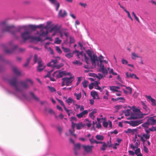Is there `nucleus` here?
<instances>
[{
	"instance_id": "obj_1",
	"label": "nucleus",
	"mask_w": 156,
	"mask_h": 156,
	"mask_svg": "<svg viewBox=\"0 0 156 156\" xmlns=\"http://www.w3.org/2000/svg\"><path fill=\"white\" fill-rule=\"evenodd\" d=\"M0 26L2 28V32H9L14 37L18 38L19 33L21 30V27L16 28L14 26H9L7 23L6 20H3L0 23Z\"/></svg>"
},
{
	"instance_id": "obj_2",
	"label": "nucleus",
	"mask_w": 156,
	"mask_h": 156,
	"mask_svg": "<svg viewBox=\"0 0 156 156\" xmlns=\"http://www.w3.org/2000/svg\"><path fill=\"white\" fill-rule=\"evenodd\" d=\"M9 82L10 84L14 87L15 90L17 92H21L22 90L19 87V83L20 84L22 87L24 89H27L29 88L28 82L31 84H33V82L30 79H27L25 81H21L18 82L17 78H13L9 80Z\"/></svg>"
},
{
	"instance_id": "obj_3",
	"label": "nucleus",
	"mask_w": 156,
	"mask_h": 156,
	"mask_svg": "<svg viewBox=\"0 0 156 156\" xmlns=\"http://www.w3.org/2000/svg\"><path fill=\"white\" fill-rule=\"evenodd\" d=\"M21 37L23 41H26L30 39L32 41H40L41 40L40 37H34L31 36V32L29 31H27L23 32L21 34Z\"/></svg>"
},
{
	"instance_id": "obj_4",
	"label": "nucleus",
	"mask_w": 156,
	"mask_h": 156,
	"mask_svg": "<svg viewBox=\"0 0 156 156\" xmlns=\"http://www.w3.org/2000/svg\"><path fill=\"white\" fill-rule=\"evenodd\" d=\"M70 73H66L65 71H62L61 70H58L55 72L52 75L58 79L64 76L70 75Z\"/></svg>"
},
{
	"instance_id": "obj_5",
	"label": "nucleus",
	"mask_w": 156,
	"mask_h": 156,
	"mask_svg": "<svg viewBox=\"0 0 156 156\" xmlns=\"http://www.w3.org/2000/svg\"><path fill=\"white\" fill-rule=\"evenodd\" d=\"M58 63L57 59L52 60L51 61L47 64L48 66H51L52 68L55 67L57 69H59L63 66V64L61 63L59 65H56Z\"/></svg>"
},
{
	"instance_id": "obj_6",
	"label": "nucleus",
	"mask_w": 156,
	"mask_h": 156,
	"mask_svg": "<svg viewBox=\"0 0 156 156\" xmlns=\"http://www.w3.org/2000/svg\"><path fill=\"white\" fill-rule=\"evenodd\" d=\"M73 77L71 76L69 77H65L62 79V86L65 85L68 86L71 84L73 80Z\"/></svg>"
},
{
	"instance_id": "obj_7",
	"label": "nucleus",
	"mask_w": 156,
	"mask_h": 156,
	"mask_svg": "<svg viewBox=\"0 0 156 156\" xmlns=\"http://www.w3.org/2000/svg\"><path fill=\"white\" fill-rule=\"evenodd\" d=\"M12 48L10 50L6 49H4V51L7 54H10L14 52L15 50H17L19 52H22L25 50L23 48H19L17 45H15L12 46Z\"/></svg>"
},
{
	"instance_id": "obj_8",
	"label": "nucleus",
	"mask_w": 156,
	"mask_h": 156,
	"mask_svg": "<svg viewBox=\"0 0 156 156\" xmlns=\"http://www.w3.org/2000/svg\"><path fill=\"white\" fill-rule=\"evenodd\" d=\"M67 15V13L65 10L60 9L58 14V16L60 18H64Z\"/></svg>"
},
{
	"instance_id": "obj_9",
	"label": "nucleus",
	"mask_w": 156,
	"mask_h": 156,
	"mask_svg": "<svg viewBox=\"0 0 156 156\" xmlns=\"http://www.w3.org/2000/svg\"><path fill=\"white\" fill-rule=\"evenodd\" d=\"M82 147L83 148L84 151L88 153L91 152L92 149L94 147V146H93L83 145Z\"/></svg>"
},
{
	"instance_id": "obj_10",
	"label": "nucleus",
	"mask_w": 156,
	"mask_h": 156,
	"mask_svg": "<svg viewBox=\"0 0 156 156\" xmlns=\"http://www.w3.org/2000/svg\"><path fill=\"white\" fill-rule=\"evenodd\" d=\"M144 114L141 113H135L131 115V118L133 119L143 118Z\"/></svg>"
},
{
	"instance_id": "obj_11",
	"label": "nucleus",
	"mask_w": 156,
	"mask_h": 156,
	"mask_svg": "<svg viewBox=\"0 0 156 156\" xmlns=\"http://www.w3.org/2000/svg\"><path fill=\"white\" fill-rule=\"evenodd\" d=\"M38 66H37V70L39 72H41L44 69L45 66L42 63V61L41 59H39L38 61Z\"/></svg>"
},
{
	"instance_id": "obj_12",
	"label": "nucleus",
	"mask_w": 156,
	"mask_h": 156,
	"mask_svg": "<svg viewBox=\"0 0 156 156\" xmlns=\"http://www.w3.org/2000/svg\"><path fill=\"white\" fill-rule=\"evenodd\" d=\"M142 123L141 120L140 121H131L129 122V124L133 126H138L139 125Z\"/></svg>"
},
{
	"instance_id": "obj_13",
	"label": "nucleus",
	"mask_w": 156,
	"mask_h": 156,
	"mask_svg": "<svg viewBox=\"0 0 156 156\" xmlns=\"http://www.w3.org/2000/svg\"><path fill=\"white\" fill-rule=\"evenodd\" d=\"M99 71L102 72L103 74H106L108 73V71L106 68H105L104 65L102 63H100L99 66Z\"/></svg>"
},
{
	"instance_id": "obj_14",
	"label": "nucleus",
	"mask_w": 156,
	"mask_h": 156,
	"mask_svg": "<svg viewBox=\"0 0 156 156\" xmlns=\"http://www.w3.org/2000/svg\"><path fill=\"white\" fill-rule=\"evenodd\" d=\"M141 103L143 106V108L146 111V113H144V115H147L150 112V110L144 102H141Z\"/></svg>"
},
{
	"instance_id": "obj_15",
	"label": "nucleus",
	"mask_w": 156,
	"mask_h": 156,
	"mask_svg": "<svg viewBox=\"0 0 156 156\" xmlns=\"http://www.w3.org/2000/svg\"><path fill=\"white\" fill-rule=\"evenodd\" d=\"M12 70L14 73L17 76H20L21 74L18 68L14 66L12 68Z\"/></svg>"
},
{
	"instance_id": "obj_16",
	"label": "nucleus",
	"mask_w": 156,
	"mask_h": 156,
	"mask_svg": "<svg viewBox=\"0 0 156 156\" xmlns=\"http://www.w3.org/2000/svg\"><path fill=\"white\" fill-rule=\"evenodd\" d=\"M59 30L60 28L58 27V25L56 24L51 27L50 30V32H51L52 31H54L56 33L59 31Z\"/></svg>"
},
{
	"instance_id": "obj_17",
	"label": "nucleus",
	"mask_w": 156,
	"mask_h": 156,
	"mask_svg": "<svg viewBox=\"0 0 156 156\" xmlns=\"http://www.w3.org/2000/svg\"><path fill=\"white\" fill-rule=\"evenodd\" d=\"M147 121L150 125H154L155 124L156 120L154 119V117L149 118Z\"/></svg>"
},
{
	"instance_id": "obj_18",
	"label": "nucleus",
	"mask_w": 156,
	"mask_h": 156,
	"mask_svg": "<svg viewBox=\"0 0 156 156\" xmlns=\"http://www.w3.org/2000/svg\"><path fill=\"white\" fill-rule=\"evenodd\" d=\"M90 58L91 62L92 64H95L96 61L97 59V57L96 54H93L90 57Z\"/></svg>"
},
{
	"instance_id": "obj_19",
	"label": "nucleus",
	"mask_w": 156,
	"mask_h": 156,
	"mask_svg": "<svg viewBox=\"0 0 156 156\" xmlns=\"http://www.w3.org/2000/svg\"><path fill=\"white\" fill-rule=\"evenodd\" d=\"M81 147V144L78 143L77 144H74V151L75 154L76 155H77L78 153L77 152V151L78 150H79L80 149Z\"/></svg>"
},
{
	"instance_id": "obj_20",
	"label": "nucleus",
	"mask_w": 156,
	"mask_h": 156,
	"mask_svg": "<svg viewBox=\"0 0 156 156\" xmlns=\"http://www.w3.org/2000/svg\"><path fill=\"white\" fill-rule=\"evenodd\" d=\"M148 99L150 100L152 102V105L153 106H155L156 105V101L150 95H147L145 96Z\"/></svg>"
},
{
	"instance_id": "obj_21",
	"label": "nucleus",
	"mask_w": 156,
	"mask_h": 156,
	"mask_svg": "<svg viewBox=\"0 0 156 156\" xmlns=\"http://www.w3.org/2000/svg\"><path fill=\"white\" fill-rule=\"evenodd\" d=\"M85 126V125L84 124L82 123V122H81L79 123L76 124V128L77 130H79L81 128Z\"/></svg>"
},
{
	"instance_id": "obj_22",
	"label": "nucleus",
	"mask_w": 156,
	"mask_h": 156,
	"mask_svg": "<svg viewBox=\"0 0 156 156\" xmlns=\"http://www.w3.org/2000/svg\"><path fill=\"white\" fill-rule=\"evenodd\" d=\"M73 53H76V56H78V55H81L82 57L83 56V54H85V53H83L82 51L80 52L79 51L77 50L74 51H73Z\"/></svg>"
},
{
	"instance_id": "obj_23",
	"label": "nucleus",
	"mask_w": 156,
	"mask_h": 156,
	"mask_svg": "<svg viewBox=\"0 0 156 156\" xmlns=\"http://www.w3.org/2000/svg\"><path fill=\"white\" fill-rule=\"evenodd\" d=\"M85 121L86 122L85 124H84L85 125V126H87L88 128H90L91 127V121L87 119H85Z\"/></svg>"
},
{
	"instance_id": "obj_24",
	"label": "nucleus",
	"mask_w": 156,
	"mask_h": 156,
	"mask_svg": "<svg viewBox=\"0 0 156 156\" xmlns=\"http://www.w3.org/2000/svg\"><path fill=\"white\" fill-rule=\"evenodd\" d=\"M132 57L131 58L133 59H135L136 58H140V57L135 52H133L131 53Z\"/></svg>"
},
{
	"instance_id": "obj_25",
	"label": "nucleus",
	"mask_w": 156,
	"mask_h": 156,
	"mask_svg": "<svg viewBox=\"0 0 156 156\" xmlns=\"http://www.w3.org/2000/svg\"><path fill=\"white\" fill-rule=\"evenodd\" d=\"M90 94L94 99H95L96 98V96H98V94L95 91H91Z\"/></svg>"
},
{
	"instance_id": "obj_26",
	"label": "nucleus",
	"mask_w": 156,
	"mask_h": 156,
	"mask_svg": "<svg viewBox=\"0 0 156 156\" xmlns=\"http://www.w3.org/2000/svg\"><path fill=\"white\" fill-rule=\"evenodd\" d=\"M136 129H128L125 132L126 133H132L133 134L136 131Z\"/></svg>"
},
{
	"instance_id": "obj_27",
	"label": "nucleus",
	"mask_w": 156,
	"mask_h": 156,
	"mask_svg": "<svg viewBox=\"0 0 156 156\" xmlns=\"http://www.w3.org/2000/svg\"><path fill=\"white\" fill-rule=\"evenodd\" d=\"M73 53L69 52L65 55V56L68 58H70L73 57Z\"/></svg>"
},
{
	"instance_id": "obj_28",
	"label": "nucleus",
	"mask_w": 156,
	"mask_h": 156,
	"mask_svg": "<svg viewBox=\"0 0 156 156\" xmlns=\"http://www.w3.org/2000/svg\"><path fill=\"white\" fill-rule=\"evenodd\" d=\"M110 90L113 92H118V90L117 89L115 86H110L109 87Z\"/></svg>"
},
{
	"instance_id": "obj_29",
	"label": "nucleus",
	"mask_w": 156,
	"mask_h": 156,
	"mask_svg": "<svg viewBox=\"0 0 156 156\" xmlns=\"http://www.w3.org/2000/svg\"><path fill=\"white\" fill-rule=\"evenodd\" d=\"M95 137L98 140H102L104 139L103 136L100 135H97Z\"/></svg>"
},
{
	"instance_id": "obj_30",
	"label": "nucleus",
	"mask_w": 156,
	"mask_h": 156,
	"mask_svg": "<svg viewBox=\"0 0 156 156\" xmlns=\"http://www.w3.org/2000/svg\"><path fill=\"white\" fill-rule=\"evenodd\" d=\"M66 101L69 104H70V103H72L73 102V103L74 102V101L70 97L69 98H68L66 100Z\"/></svg>"
},
{
	"instance_id": "obj_31",
	"label": "nucleus",
	"mask_w": 156,
	"mask_h": 156,
	"mask_svg": "<svg viewBox=\"0 0 156 156\" xmlns=\"http://www.w3.org/2000/svg\"><path fill=\"white\" fill-rule=\"evenodd\" d=\"M104 57L102 55H101L100 56L98 57V58L97 57V61H99L100 63H102L103 62V60H102V59H103Z\"/></svg>"
},
{
	"instance_id": "obj_32",
	"label": "nucleus",
	"mask_w": 156,
	"mask_h": 156,
	"mask_svg": "<svg viewBox=\"0 0 156 156\" xmlns=\"http://www.w3.org/2000/svg\"><path fill=\"white\" fill-rule=\"evenodd\" d=\"M73 64H76L78 65L81 66L82 64V62L78 60H75L72 62Z\"/></svg>"
},
{
	"instance_id": "obj_33",
	"label": "nucleus",
	"mask_w": 156,
	"mask_h": 156,
	"mask_svg": "<svg viewBox=\"0 0 156 156\" xmlns=\"http://www.w3.org/2000/svg\"><path fill=\"white\" fill-rule=\"evenodd\" d=\"M41 33L40 34V36H46L48 35V30H47L46 32L42 31L41 30Z\"/></svg>"
},
{
	"instance_id": "obj_34",
	"label": "nucleus",
	"mask_w": 156,
	"mask_h": 156,
	"mask_svg": "<svg viewBox=\"0 0 156 156\" xmlns=\"http://www.w3.org/2000/svg\"><path fill=\"white\" fill-rule=\"evenodd\" d=\"M30 94L32 96L33 98L36 101H39V99L38 98L36 97L32 92H30Z\"/></svg>"
},
{
	"instance_id": "obj_35",
	"label": "nucleus",
	"mask_w": 156,
	"mask_h": 156,
	"mask_svg": "<svg viewBox=\"0 0 156 156\" xmlns=\"http://www.w3.org/2000/svg\"><path fill=\"white\" fill-rule=\"evenodd\" d=\"M88 83V82L86 80H84L82 83L83 86L84 88H86L87 86V84Z\"/></svg>"
},
{
	"instance_id": "obj_36",
	"label": "nucleus",
	"mask_w": 156,
	"mask_h": 156,
	"mask_svg": "<svg viewBox=\"0 0 156 156\" xmlns=\"http://www.w3.org/2000/svg\"><path fill=\"white\" fill-rule=\"evenodd\" d=\"M130 77L131 78H134L137 80L139 79V78L136 75V74L134 73L131 74V73H130Z\"/></svg>"
},
{
	"instance_id": "obj_37",
	"label": "nucleus",
	"mask_w": 156,
	"mask_h": 156,
	"mask_svg": "<svg viewBox=\"0 0 156 156\" xmlns=\"http://www.w3.org/2000/svg\"><path fill=\"white\" fill-rule=\"evenodd\" d=\"M130 110H126L124 111V113L126 116H128L130 115Z\"/></svg>"
},
{
	"instance_id": "obj_38",
	"label": "nucleus",
	"mask_w": 156,
	"mask_h": 156,
	"mask_svg": "<svg viewBox=\"0 0 156 156\" xmlns=\"http://www.w3.org/2000/svg\"><path fill=\"white\" fill-rule=\"evenodd\" d=\"M74 95L76 97V99L77 100H79L81 97V93L79 94L75 93Z\"/></svg>"
},
{
	"instance_id": "obj_39",
	"label": "nucleus",
	"mask_w": 156,
	"mask_h": 156,
	"mask_svg": "<svg viewBox=\"0 0 156 156\" xmlns=\"http://www.w3.org/2000/svg\"><path fill=\"white\" fill-rule=\"evenodd\" d=\"M48 87L50 91L51 92H53L56 91L54 87H51L50 86H48Z\"/></svg>"
},
{
	"instance_id": "obj_40",
	"label": "nucleus",
	"mask_w": 156,
	"mask_h": 156,
	"mask_svg": "<svg viewBox=\"0 0 156 156\" xmlns=\"http://www.w3.org/2000/svg\"><path fill=\"white\" fill-rule=\"evenodd\" d=\"M39 59H41V58H37V55H35L34 58V63H36L37 62H38Z\"/></svg>"
},
{
	"instance_id": "obj_41",
	"label": "nucleus",
	"mask_w": 156,
	"mask_h": 156,
	"mask_svg": "<svg viewBox=\"0 0 156 156\" xmlns=\"http://www.w3.org/2000/svg\"><path fill=\"white\" fill-rule=\"evenodd\" d=\"M102 147H101V150L103 151H105L106 149L105 147L107 146V145L104 142L103 143Z\"/></svg>"
},
{
	"instance_id": "obj_42",
	"label": "nucleus",
	"mask_w": 156,
	"mask_h": 156,
	"mask_svg": "<svg viewBox=\"0 0 156 156\" xmlns=\"http://www.w3.org/2000/svg\"><path fill=\"white\" fill-rule=\"evenodd\" d=\"M150 125L147 122H147L144 123L143 124H142V126L143 127L147 128H148L149 126Z\"/></svg>"
},
{
	"instance_id": "obj_43",
	"label": "nucleus",
	"mask_w": 156,
	"mask_h": 156,
	"mask_svg": "<svg viewBox=\"0 0 156 156\" xmlns=\"http://www.w3.org/2000/svg\"><path fill=\"white\" fill-rule=\"evenodd\" d=\"M62 41L58 37H57L55 38V43L56 44H60L61 42Z\"/></svg>"
},
{
	"instance_id": "obj_44",
	"label": "nucleus",
	"mask_w": 156,
	"mask_h": 156,
	"mask_svg": "<svg viewBox=\"0 0 156 156\" xmlns=\"http://www.w3.org/2000/svg\"><path fill=\"white\" fill-rule=\"evenodd\" d=\"M143 137L147 140L150 138V135L148 134H143Z\"/></svg>"
},
{
	"instance_id": "obj_45",
	"label": "nucleus",
	"mask_w": 156,
	"mask_h": 156,
	"mask_svg": "<svg viewBox=\"0 0 156 156\" xmlns=\"http://www.w3.org/2000/svg\"><path fill=\"white\" fill-rule=\"evenodd\" d=\"M62 48L64 51L66 52L67 53L69 51L70 49L68 48H66L64 47H62Z\"/></svg>"
},
{
	"instance_id": "obj_46",
	"label": "nucleus",
	"mask_w": 156,
	"mask_h": 156,
	"mask_svg": "<svg viewBox=\"0 0 156 156\" xmlns=\"http://www.w3.org/2000/svg\"><path fill=\"white\" fill-rule=\"evenodd\" d=\"M132 15L134 16L135 19L138 22L140 23V21L139 20V18L136 16V14H135L134 12H132Z\"/></svg>"
},
{
	"instance_id": "obj_47",
	"label": "nucleus",
	"mask_w": 156,
	"mask_h": 156,
	"mask_svg": "<svg viewBox=\"0 0 156 156\" xmlns=\"http://www.w3.org/2000/svg\"><path fill=\"white\" fill-rule=\"evenodd\" d=\"M30 27L33 30H35L37 29V26L35 25H30Z\"/></svg>"
},
{
	"instance_id": "obj_48",
	"label": "nucleus",
	"mask_w": 156,
	"mask_h": 156,
	"mask_svg": "<svg viewBox=\"0 0 156 156\" xmlns=\"http://www.w3.org/2000/svg\"><path fill=\"white\" fill-rule=\"evenodd\" d=\"M79 4L81 6L83 7L84 8H86L87 6V5L86 3H83L81 2H80L79 3Z\"/></svg>"
},
{
	"instance_id": "obj_49",
	"label": "nucleus",
	"mask_w": 156,
	"mask_h": 156,
	"mask_svg": "<svg viewBox=\"0 0 156 156\" xmlns=\"http://www.w3.org/2000/svg\"><path fill=\"white\" fill-rule=\"evenodd\" d=\"M133 141H134L135 145L138 147L139 145L140 144L139 141L138 140H133Z\"/></svg>"
},
{
	"instance_id": "obj_50",
	"label": "nucleus",
	"mask_w": 156,
	"mask_h": 156,
	"mask_svg": "<svg viewBox=\"0 0 156 156\" xmlns=\"http://www.w3.org/2000/svg\"><path fill=\"white\" fill-rule=\"evenodd\" d=\"M125 11L127 14L128 17L132 21H133V19L131 17L129 12L127 10H125Z\"/></svg>"
},
{
	"instance_id": "obj_51",
	"label": "nucleus",
	"mask_w": 156,
	"mask_h": 156,
	"mask_svg": "<svg viewBox=\"0 0 156 156\" xmlns=\"http://www.w3.org/2000/svg\"><path fill=\"white\" fill-rule=\"evenodd\" d=\"M89 140L91 144H93L94 143H96V140H94L93 139V137H92L91 138L89 139Z\"/></svg>"
},
{
	"instance_id": "obj_52",
	"label": "nucleus",
	"mask_w": 156,
	"mask_h": 156,
	"mask_svg": "<svg viewBox=\"0 0 156 156\" xmlns=\"http://www.w3.org/2000/svg\"><path fill=\"white\" fill-rule=\"evenodd\" d=\"M84 58H85V61L86 62V63L87 64H88V60H89V58L87 56L86 54H83Z\"/></svg>"
},
{
	"instance_id": "obj_53",
	"label": "nucleus",
	"mask_w": 156,
	"mask_h": 156,
	"mask_svg": "<svg viewBox=\"0 0 156 156\" xmlns=\"http://www.w3.org/2000/svg\"><path fill=\"white\" fill-rule=\"evenodd\" d=\"M54 69H52L50 71L48 72V74L44 76L45 78L48 77H50L51 73L53 71Z\"/></svg>"
},
{
	"instance_id": "obj_54",
	"label": "nucleus",
	"mask_w": 156,
	"mask_h": 156,
	"mask_svg": "<svg viewBox=\"0 0 156 156\" xmlns=\"http://www.w3.org/2000/svg\"><path fill=\"white\" fill-rule=\"evenodd\" d=\"M86 52L89 57L92 55V53L90 50H87Z\"/></svg>"
},
{
	"instance_id": "obj_55",
	"label": "nucleus",
	"mask_w": 156,
	"mask_h": 156,
	"mask_svg": "<svg viewBox=\"0 0 156 156\" xmlns=\"http://www.w3.org/2000/svg\"><path fill=\"white\" fill-rule=\"evenodd\" d=\"M37 28L41 29V30L44 28V25L41 24L37 26Z\"/></svg>"
},
{
	"instance_id": "obj_56",
	"label": "nucleus",
	"mask_w": 156,
	"mask_h": 156,
	"mask_svg": "<svg viewBox=\"0 0 156 156\" xmlns=\"http://www.w3.org/2000/svg\"><path fill=\"white\" fill-rule=\"evenodd\" d=\"M56 49L57 52L59 53H61L62 51L59 47L58 46H56Z\"/></svg>"
},
{
	"instance_id": "obj_57",
	"label": "nucleus",
	"mask_w": 156,
	"mask_h": 156,
	"mask_svg": "<svg viewBox=\"0 0 156 156\" xmlns=\"http://www.w3.org/2000/svg\"><path fill=\"white\" fill-rule=\"evenodd\" d=\"M121 62L122 64H123L126 65L128 63V61L126 60L125 59H124V58H122V59Z\"/></svg>"
},
{
	"instance_id": "obj_58",
	"label": "nucleus",
	"mask_w": 156,
	"mask_h": 156,
	"mask_svg": "<svg viewBox=\"0 0 156 156\" xmlns=\"http://www.w3.org/2000/svg\"><path fill=\"white\" fill-rule=\"evenodd\" d=\"M69 39H70V43H74L75 42V40L74 39V38L71 37H69Z\"/></svg>"
},
{
	"instance_id": "obj_59",
	"label": "nucleus",
	"mask_w": 156,
	"mask_h": 156,
	"mask_svg": "<svg viewBox=\"0 0 156 156\" xmlns=\"http://www.w3.org/2000/svg\"><path fill=\"white\" fill-rule=\"evenodd\" d=\"M126 88L129 91L130 94L132 93V89L129 87H126Z\"/></svg>"
},
{
	"instance_id": "obj_60",
	"label": "nucleus",
	"mask_w": 156,
	"mask_h": 156,
	"mask_svg": "<svg viewBox=\"0 0 156 156\" xmlns=\"http://www.w3.org/2000/svg\"><path fill=\"white\" fill-rule=\"evenodd\" d=\"M140 152V149L139 148H138L135 150V153L137 155Z\"/></svg>"
},
{
	"instance_id": "obj_61",
	"label": "nucleus",
	"mask_w": 156,
	"mask_h": 156,
	"mask_svg": "<svg viewBox=\"0 0 156 156\" xmlns=\"http://www.w3.org/2000/svg\"><path fill=\"white\" fill-rule=\"evenodd\" d=\"M71 123H72L71 127L72 129H74L75 127L76 126V124L73 123V121H72L71 122Z\"/></svg>"
},
{
	"instance_id": "obj_62",
	"label": "nucleus",
	"mask_w": 156,
	"mask_h": 156,
	"mask_svg": "<svg viewBox=\"0 0 156 156\" xmlns=\"http://www.w3.org/2000/svg\"><path fill=\"white\" fill-rule=\"evenodd\" d=\"M144 151L146 153H147L148 152V149L145 146H144Z\"/></svg>"
},
{
	"instance_id": "obj_63",
	"label": "nucleus",
	"mask_w": 156,
	"mask_h": 156,
	"mask_svg": "<svg viewBox=\"0 0 156 156\" xmlns=\"http://www.w3.org/2000/svg\"><path fill=\"white\" fill-rule=\"evenodd\" d=\"M149 130L151 131H156V127L152 126V128L149 129Z\"/></svg>"
},
{
	"instance_id": "obj_64",
	"label": "nucleus",
	"mask_w": 156,
	"mask_h": 156,
	"mask_svg": "<svg viewBox=\"0 0 156 156\" xmlns=\"http://www.w3.org/2000/svg\"><path fill=\"white\" fill-rule=\"evenodd\" d=\"M93 83H91L89 85V88L91 90L93 88V87H94V85L93 84Z\"/></svg>"
}]
</instances>
